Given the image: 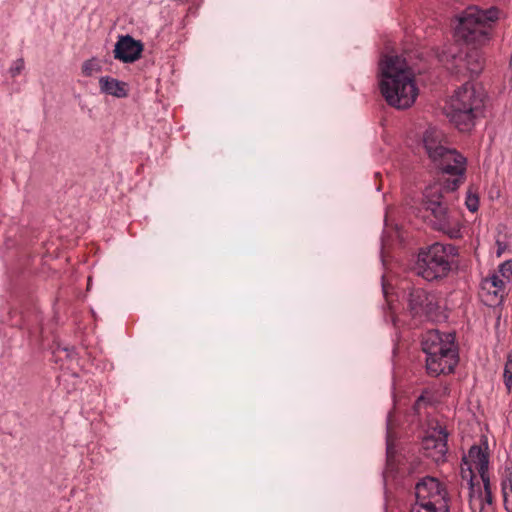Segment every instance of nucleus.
Wrapping results in <instances>:
<instances>
[{
    "mask_svg": "<svg viewBox=\"0 0 512 512\" xmlns=\"http://www.w3.org/2000/svg\"><path fill=\"white\" fill-rule=\"evenodd\" d=\"M457 62H458V64H460V65H464V64H465V62H459V61H457Z\"/></svg>",
    "mask_w": 512,
    "mask_h": 512,
    "instance_id": "nucleus-26",
    "label": "nucleus"
},
{
    "mask_svg": "<svg viewBox=\"0 0 512 512\" xmlns=\"http://www.w3.org/2000/svg\"><path fill=\"white\" fill-rule=\"evenodd\" d=\"M23 69H24V60L17 59L10 68V74L12 77H15L16 75L20 74Z\"/></svg>",
    "mask_w": 512,
    "mask_h": 512,
    "instance_id": "nucleus-23",
    "label": "nucleus"
},
{
    "mask_svg": "<svg viewBox=\"0 0 512 512\" xmlns=\"http://www.w3.org/2000/svg\"><path fill=\"white\" fill-rule=\"evenodd\" d=\"M438 168H440L443 172L450 174L452 176H455L452 180H447L445 189L448 191H454L457 189V187L463 182L464 179V173L466 171V158L463 157V169H458V163L454 160L447 161V165L450 166V168L446 169L444 165V160H432Z\"/></svg>",
    "mask_w": 512,
    "mask_h": 512,
    "instance_id": "nucleus-14",
    "label": "nucleus"
},
{
    "mask_svg": "<svg viewBox=\"0 0 512 512\" xmlns=\"http://www.w3.org/2000/svg\"><path fill=\"white\" fill-rule=\"evenodd\" d=\"M101 91L118 97L123 98L127 96L126 85L124 82H121L117 79L110 77H101L99 80Z\"/></svg>",
    "mask_w": 512,
    "mask_h": 512,
    "instance_id": "nucleus-16",
    "label": "nucleus"
},
{
    "mask_svg": "<svg viewBox=\"0 0 512 512\" xmlns=\"http://www.w3.org/2000/svg\"><path fill=\"white\" fill-rule=\"evenodd\" d=\"M143 44L130 35L121 36L114 48V58L124 63H133L141 57Z\"/></svg>",
    "mask_w": 512,
    "mask_h": 512,
    "instance_id": "nucleus-13",
    "label": "nucleus"
},
{
    "mask_svg": "<svg viewBox=\"0 0 512 512\" xmlns=\"http://www.w3.org/2000/svg\"><path fill=\"white\" fill-rule=\"evenodd\" d=\"M506 365H510V367H512V355L508 356V360L506 362Z\"/></svg>",
    "mask_w": 512,
    "mask_h": 512,
    "instance_id": "nucleus-25",
    "label": "nucleus"
},
{
    "mask_svg": "<svg viewBox=\"0 0 512 512\" xmlns=\"http://www.w3.org/2000/svg\"><path fill=\"white\" fill-rule=\"evenodd\" d=\"M101 67L95 59L87 60L82 65V73L86 77H91L100 72Z\"/></svg>",
    "mask_w": 512,
    "mask_h": 512,
    "instance_id": "nucleus-18",
    "label": "nucleus"
},
{
    "mask_svg": "<svg viewBox=\"0 0 512 512\" xmlns=\"http://www.w3.org/2000/svg\"><path fill=\"white\" fill-rule=\"evenodd\" d=\"M474 498H473V507L470 505L471 509L476 512V502H479L478 512H493V495L492 492H482L480 487L476 490L474 488Z\"/></svg>",
    "mask_w": 512,
    "mask_h": 512,
    "instance_id": "nucleus-17",
    "label": "nucleus"
},
{
    "mask_svg": "<svg viewBox=\"0 0 512 512\" xmlns=\"http://www.w3.org/2000/svg\"><path fill=\"white\" fill-rule=\"evenodd\" d=\"M499 19L496 7L480 9L477 6L467 7L459 17L457 32L468 43H481L487 39V30L491 23Z\"/></svg>",
    "mask_w": 512,
    "mask_h": 512,
    "instance_id": "nucleus-6",
    "label": "nucleus"
},
{
    "mask_svg": "<svg viewBox=\"0 0 512 512\" xmlns=\"http://www.w3.org/2000/svg\"><path fill=\"white\" fill-rule=\"evenodd\" d=\"M439 61L452 73L458 75H478L484 67V59L476 48L461 50L458 45L445 46L437 55Z\"/></svg>",
    "mask_w": 512,
    "mask_h": 512,
    "instance_id": "nucleus-7",
    "label": "nucleus"
},
{
    "mask_svg": "<svg viewBox=\"0 0 512 512\" xmlns=\"http://www.w3.org/2000/svg\"><path fill=\"white\" fill-rule=\"evenodd\" d=\"M456 253L457 250L452 245L434 243L419 251L414 271L427 281L446 277L451 270L450 257Z\"/></svg>",
    "mask_w": 512,
    "mask_h": 512,
    "instance_id": "nucleus-4",
    "label": "nucleus"
},
{
    "mask_svg": "<svg viewBox=\"0 0 512 512\" xmlns=\"http://www.w3.org/2000/svg\"><path fill=\"white\" fill-rule=\"evenodd\" d=\"M464 465L467 466L465 469L462 467L461 473L464 479L468 480L469 485V504L473 507V498H474V482H473V468L479 472L488 470L489 464V456L485 450H483L480 446L474 445L472 446L468 454L465 455L462 459Z\"/></svg>",
    "mask_w": 512,
    "mask_h": 512,
    "instance_id": "nucleus-10",
    "label": "nucleus"
},
{
    "mask_svg": "<svg viewBox=\"0 0 512 512\" xmlns=\"http://www.w3.org/2000/svg\"><path fill=\"white\" fill-rule=\"evenodd\" d=\"M449 510V507H443L442 510H439L437 507H433L432 505L417 503H414L410 508V512H449Z\"/></svg>",
    "mask_w": 512,
    "mask_h": 512,
    "instance_id": "nucleus-20",
    "label": "nucleus"
},
{
    "mask_svg": "<svg viewBox=\"0 0 512 512\" xmlns=\"http://www.w3.org/2000/svg\"><path fill=\"white\" fill-rule=\"evenodd\" d=\"M423 206L433 216L431 223L435 229L451 238L460 235L459 214L447 206L440 186H430L425 190Z\"/></svg>",
    "mask_w": 512,
    "mask_h": 512,
    "instance_id": "nucleus-5",
    "label": "nucleus"
},
{
    "mask_svg": "<svg viewBox=\"0 0 512 512\" xmlns=\"http://www.w3.org/2000/svg\"><path fill=\"white\" fill-rule=\"evenodd\" d=\"M417 504H426L442 510L449 507L448 493L442 483L434 477H425L415 486Z\"/></svg>",
    "mask_w": 512,
    "mask_h": 512,
    "instance_id": "nucleus-9",
    "label": "nucleus"
},
{
    "mask_svg": "<svg viewBox=\"0 0 512 512\" xmlns=\"http://www.w3.org/2000/svg\"><path fill=\"white\" fill-rule=\"evenodd\" d=\"M379 87L388 105L396 109L411 107L418 88L415 75L406 59L398 55H385L379 63Z\"/></svg>",
    "mask_w": 512,
    "mask_h": 512,
    "instance_id": "nucleus-1",
    "label": "nucleus"
},
{
    "mask_svg": "<svg viewBox=\"0 0 512 512\" xmlns=\"http://www.w3.org/2000/svg\"><path fill=\"white\" fill-rule=\"evenodd\" d=\"M479 475H480L481 480L483 482V489H484L483 492H486V493L487 492H492L491 484H490V479H489V475H488V470L479 472Z\"/></svg>",
    "mask_w": 512,
    "mask_h": 512,
    "instance_id": "nucleus-24",
    "label": "nucleus"
},
{
    "mask_svg": "<svg viewBox=\"0 0 512 512\" xmlns=\"http://www.w3.org/2000/svg\"><path fill=\"white\" fill-rule=\"evenodd\" d=\"M503 377L505 386L510 391L512 388V367L510 365H505Z\"/></svg>",
    "mask_w": 512,
    "mask_h": 512,
    "instance_id": "nucleus-22",
    "label": "nucleus"
},
{
    "mask_svg": "<svg viewBox=\"0 0 512 512\" xmlns=\"http://www.w3.org/2000/svg\"><path fill=\"white\" fill-rule=\"evenodd\" d=\"M506 284L505 279H501L499 274L494 273L482 281L481 288L483 292L491 297L488 300L496 303L503 299Z\"/></svg>",
    "mask_w": 512,
    "mask_h": 512,
    "instance_id": "nucleus-15",
    "label": "nucleus"
},
{
    "mask_svg": "<svg viewBox=\"0 0 512 512\" xmlns=\"http://www.w3.org/2000/svg\"><path fill=\"white\" fill-rule=\"evenodd\" d=\"M483 99V90L466 82L450 97L445 114L460 131L467 132L474 126L475 112L482 107Z\"/></svg>",
    "mask_w": 512,
    "mask_h": 512,
    "instance_id": "nucleus-3",
    "label": "nucleus"
},
{
    "mask_svg": "<svg viewBox=\"0 0 512 512\" xmlns=\"http://www.w3.org/2000/svg\"><path fill=\"white\" fill-rule=\"evenodd\" d=\"M422 145L428 157L432 160H444L445 168L449 169L447 161L454 160L458 163L457 168L463 169V156L448 146L445 134L434 126H429L423 133Z\"/></svg>",
    "mask_w": 512,
    "mask_h": 512,
    "instance_id": "nucleus-8",
    "label": "nucleus"
},
{
    "mask_svg": "<svg viewBox=\"0 0 512 512\" xmlns=\"http://www.w3.org/2000/svg\"><path fill=\"white\" fill-rule=\"evenodd\" d=\"M447 437L448 433L442 426L430 430L422 440L424 455L436 463L443 462L448 451Z\"/></svg>",
    "mask_w": 512,
    "mask_h": 512,
    "instance_id": "nucleus-11",
    "label": "nucleus"
},
{
    "mask_svg": "<svg viewBox=\"0 0 512 512\" xmlns=\"http://www.w3.org/2000/svg\"><path fill=\"white\" fill-rule=\"evenodd\" d=\"M422 350L426 354V369L430 376L451 373L458 362L454 335L429 330L423 335Z\"/></svg>",
    "mask_w": 512,
    "mask_h": 512,
    "instance_id": "nucleus-2",
    "label": "nucleus"
},
{
    "mask_svg": "<svg viewBox=\"0 0 512 512\" xmlns=\"http://www.w3.org/2000/svg\"><path fill=\"white\" fill-rule=\"evenodd\" d=\"M466 206L471 212H475L479 206V200L476 195L469 194L466 198Z\"/></svg>",
    "mask_w": 512,
    "mask_h": 512,
    "instance_id": "nucleus-21",
    "label": "nucleus"
},
{
    "mask_svg": "<svg viewBox=\"0 0 512 512\" xmlns=\"http://www.w3.org/2000/svg\"><path fill=\"white\" fill-rule=\"evenodd\" d=\"M409 307L415 314H425L431 317L438 308L435 295L428 293L424 289L414 288L409 293Z\"/></svg>",
    "mask_w": 512,
    "mask_h": 512,
    "instance_id": "nucleus-12",
    "label": "nucleus"
},
{
    "mask_svg": "<svg viewBox=\"0 0 512 512\" xmlns=\"http://www.w3.org/2000/svg\"><path fill=\"white\" fill-rule=\"evenodd\" d=\"M495 274H499L501 279L508 283L512 279V261L503 262Z\"/></svg>",
    "mask_w": 512,
    "mask_h": 512,
    "instance_id": "nucleus-19",
    "label": "nucleus"
}]
</instances>
